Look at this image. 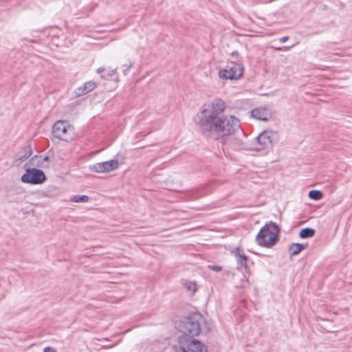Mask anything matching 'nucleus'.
<instances>
[{
    "mask_svg": "<svg viewBox=\"0 0 352 352\" xmlns=\"http://www.w3.org/2000/svg\"><path fill=\"white\" fill-rule=\"evenodd\" d=\"M309 197L311 199L318 201L322 198V192L318 190H311L309 192Z\"/></svg>",
    "mask_w": 352,
    "mask_h": 352,
    "instance_id": "obj_19",
    "label": "nucleus"
},
{
    "mask_svg": "<svg viewBox=\"0 0 352 352\" xmlns=\"http://www.w3.org/2000/svg\"><path fill=\"white\" fill-rule=\"evenodd\" d=\"M226 140H222L223 143L228 142L230 146H232L235 150L243 149L245 148L244 143L243 140L239 138H234L231 136H228V139L226 138Z\"/></svg>",
    "mask_w": 352,
    "mask_h": 352,
    "instance_id": "obj_13",
    "label": "nucleus"
},
{
    "mask_svg": "<svg viewBox=\"0 0 352 352\" xmlns=\"http://www.w3.org/2000/svg\"><path fill=\"white\" fill-rule=\"evenodd\" d=\"M280 231L278 225L270 221L261 228L256 236V241L261 246L271 248L278 241Z\"/></svg>",
    "mask_w": 352,
    "mask_h": 352,
    "instance_id": "obj_3",
    "label": "nucleus"
},
{
    "mask_svg": "<svg viewBox=\"0 0 352 352\" xmlns=\"http://www.w3.org/2000/svg\"><path fill=\"white\" fill-rule=\"evenodd\" d=\"M23 157H25V159L28 157V156H23Z\"/></svg>",
    "mask_w": 352,
    "mask_h": 352,
    "instance_id": "obj_30",
    "label": "nucleus"
},
{
    "mask_svg": "<svg viewBox=\"0 0 352 352\" xmlns=\"http://www.w3.org/2000/svg\"><path fill=\"white\" fill-rule=\"evenodd\" d=\"M183 285L189 292H195L196 291V285L193 282L186 280Z\"/></svg>",
    "mask_w": 352,
    "mask_h": 352,
    "instance_id": "obj_20",
    "label": "nucleus"
},
{
    "mask_svg": "<svg viewBox=\"0 0 352 352\" xmlns=\"http://www.w3.org/2000/svg\"><path fill=\"white\" fill-rule=\"evenodd\" d=\"M204 322V316L199 313H193L182 320L177 329L183 335L178 338V344L173 346L172 352H208L204 344L193 338L199 335Z\"/></svg>",
    "mask_w": 352,
    "mask_h": 352,
    "instance_id": "obj_1",
    "label": "nucleus"
},
{
    "mask_svg": "<svg viewBox=\"0 0 352 352\" xmlns=\"http://www.w3.org/2000/svg\"><path fill=\"white\" fill-rule=\"evenodd\" d=\"M288 39H289V36H283V37L280 38V39H279V40H280V41L281 43H285V42H286Z\"/></svg>",
    "mask_w": 352,
    "mask_h": 352,
    "instance_id": "obj_24",
    "label": "nucleus"
},
{
    "mask_svg": "<svg viewBox=\"0 0 352 352\" xmlns=\"http://www.w3.org/2000/svg\"><path fill=\"white\" fill-rule=\"evenodd\" d=\"M132 65H133V63H130L128 66H126V65H123V67H126V68L124 69V71H123V73H124V75H126V72H127V71L130 69V68L132 67Z\"/></svg>",
    "mask_w": 352,
    "mask_h": 352,
    "instance_id": "obj_22",
    "label": "nucleus"
},
{
    "mask_svg": "<svg viewBox=\"0 0 352 352\" xmlns=\"http://www.w3.org/2000/svg\"><path fill=\"white\" fill-rule=\"evenodd\" d=\"M276 136L275 132L271 131H264L256 138L258 146L255 149L259 151L265 148H269L272 145V142Z\"/></svg>",
    "mask_w": 352,
    "mask_h": 352,
    "instance_id": "obj_9",
    "label": "nucleus"
},
{
    "mask_svg": "<svg viewBox=\"0 0 352 352\" xmlns=\"http://www.w3.org/2000/svg\"><path fill=\"white\" fill-rule=\"evenodd\" d=\"M118 160H112L100 163H96L91 166V170L96 173L109 172L118 167Z\"/></svg>",
    "mask_w": 352,
    "mask_h": 352,
    "instance_id": "obj_10",
    "label": "nucleus"
},
{
    "mask_svg": "<svg viewBox=\"0 0 352 352\" xmlns=\"http://www.w3.org/2000/svg\"><path fill=\"white\" fill-rule=\"evenodd\" d=\"M251 115L257 120L267 121L271 113L269 109L265 107H258L251 111Z\"/></svg>",
    "mask_w": 352,
    "mask_h": 352,
    "instance_id": "obj_12",
    "label": "nucleus"
},
{
    "mask_svg": "<svg viewBox=\"0 0 352 352\" xmlns=\"http://www.w3.org/2000/svg\"><path fill=\"white\" fill-rule=\"evenodd\" d=\"M232 254L236 258L237 268L241 270L245 269L243 272V279L241 280V287H245L248 284V280L245 273L249 272L248 263L250 261L248 257L244 254L239 248H236L232 250Z\"/></svg>",
    "mask_w": 352,
    "mask_h": 352,
    "instance_id": "obj_8",
    "label": "nucleus"
},
{
    "mask_svg": "<svg viewBox=\"0 0 352 352\" xmlns=\"http://www.w3.org/2000/svg\"><path fill=\"white\" fill-rule=\"evenodd\" d=\"M198 126L201 134L207 138L226 140V138L238 132L244 135L239 120L234 116H222Z\"/></svg>",
    "mask_w": 352,
    "mask_h": 352,
    "instance_id": "obj_2",
    "label": "nucleus"
},
{
    "mask_svg": "<svg viewBox=\"0 0 352 352\" xmlns=\"http://www.w3.org/2000/svg\"><path fill=\"white\" fill-rule=\"evenodd\" d=\"M49 161V157L45 156L44 157H42L41 156L35 155L34 157H32L30 160V162L32 165L37 166L38 167L41 168H47L49 166L48 164H45V162H47Z\"/></svg>",
    "mask_w": 352,
    "mask_h": 352,
    "instance_id": "obj_15",
    "label": "nucleus"
},
{
    "mask_svg": "<svg viewBox=\"0 0 352 352\" xmlns=\"http://www.w3.org/2000/svg\"><path fill=\"white\" fill-rule=\"evenodd\" d=\"M52 135L57 139L69 142L74 138V127L67 121L58 120L53 124Z\"/></svg>",
    "mask_w": 352,
    "mask_h": 352,
    "instance_id": "obj_5",
    "label": "nucleus"
},
{
    "mask_svg": "<svg viewBox=\"0 0 352 352\" xmlns=\"http://www.w3.org/2000/svg\"><path fill=\"white\" fill-rule=\"evenodd\" d=\"M89 198L87 195H72L70 197V201L76 203H86L89 201Z\"/></svg>",
    "mask_w": 352,
    "mask_h": 352,
    "instance_id": "obj_18",
    "label": "nucleus"
},
{
    "mask_svg": "<svg viewBox=\"0 0 352 352\" xmlns=\"http://www.w3.org/2000/svg\"><path fill=\"white\" fill-rule=\"evenodd\" d=\"M277 50H283V48H281V47H278V48H277Z\"/></svg>",
    "mask_w": 352,
    "mask_h": 352,
    "instance_id": "obj_29",
    "label": "nucleus"
},
{
    "mask_svg": "<svg viewBox=\"0 0 352 352\" xmlns=\"http://www.w3.org/2000/svg\"><path fill=\"white\" fill-rule=\"evenodd\" d=\"M47 178L44 172L36 168H27L21 180L25 184H41Z\"/></svg>",
    "mask_w": 352,
    "mask_h": 352,
    "instance_id": "obj_7",
    "label": "nucleus"
},
{
    "mask_svg": "<svg viewBox=\"0 0 352 352\" xmlns=\"http://www.w3.org/2000/svg\"><path fill=\"white\" fill-rule=\"evenodd\" d=\"M308 247L307 243H293L289 247V251L291 256H296L302 250Z\"/></svg>",
    "mask_w": 352,
    "mask_h": 352,
    "instance_id": "obj_16",
    "label": "nucleus"
},
{
    "mask_svg": "<svg viewBox=\"0 0 352 352\" xmlns=\"http://www.w3.org/2000/svg\"><path fill=\"white\" fill-rule=\"evenodd\" d=\"M208 268L217 272H221L222 270V267L217 265H209Z\"/></svg>",
    "mask_w": 352,
    "mask_h": 352,
    "instance_id": "obj_21",
    "label": "nucleus"
},
{
    "mask_svg": "<svg viewBox=\"0 0 352 352\" xmlns=\"http://www.w3.org/2000/svg\"><path fill=\"white\" fill-rule=\"evenodd\" d=\"M283 48H284V50H289V49H290V47H284Z\"/></svg>",
    "mask_w": 352,
    "mask_h": 352,
    "instance_id": "obj_27",
    "label": "nucleus"
},
{
    "mask_svg": "<svg viewBox=\"0 0 352 352\" xmlns=\"http://www.w3.org/2000/svg\"><path fill=\"white\" fill-rule=\"evenodd\" d=\"M94 9V6H91V11H92Z\"/></svg>",
    "mask_w": 352,
    "mask_h": 352,
    "instance_id": "obj_28",
    "label": "nucleus"
},
{
    "mask_svg": "<svg viewBox=\"0 0 352 352\" xmlns=\"http://www.w3.org/2000/svg\"><path fill=\"white\" fill-rule=\"evenodd\" d=\"M225 109L226 104L224 101L219 98L214 99L207 107L201 109L197 113L196 120L197 126L221 117V114Z\"/></svg>",
    "mask_w": 352,
    "mask_h": 352,
    "instance_id": "obj_4",
    "label": "nucleus"
},
{
    "mask_svg": "<svg viewBox=\"0 0 352 352\" xmlns=\"http://www.w3.org/2000/svg\"><path fill=\"white\" fill-rule=\"evenodd\" d=\"M43 352H56L55 349L51 347H45Z\"/></svg>",
    "mask_w": 352,
    "mask_h": 352,
    "instance_id": "obj_23",
    "label": "nucleus"
},
{
    "mask_svg": "<svg viewBox=\"0 0 352 352\" xmlns=\"http://www.w3.org/2000/svg\"><path fill=\"white\" fill-rule=\"evenodd\" d=\"M96 86V83L93 81L87 82L82 87L77 89L76 94L78 96L85 95L94 89Z\"/></svg>",
    "mask_w": 352,
    "mask_h": 352,
    "instance_id": "obj_14",
    "label": "nucleus"
},
{
    "mask_svg": "<svg viewBox=\"0 0 352 352\" xmlns=\"http://www.w3.org/2000/svg\"><path fill=\"white\" fill-rule=\"evenodd\" d=\"M316 233V231L314 229L311 228H306L302 229L299 232V236L301 239H308L313 237Z\"/></svg>",
    "mask_w": 352,
    "mask_h": 352,
    "instance_id": "obj_17",
    "label": "nucleus"
},
{
    "mask_svg": "<svg viewBox=\"0 0 352 352\" xmlns=\"http://www.w3.org/2000/svg\"><path fill=\"white\" fill-rule=\"evenodd\" d=\"M238 54V52H232V56H234V55H237Z\"/></svg>",
    "mask_w": 352,
    "mask_h": 352,
    "instance_id": "obj_26",
    "label": "nucleus"
},
{
    "mask_svg": "<svg viewBox=\"0 0 352 352\" xmlns=\"http://www.w3.org/2000/svg\"><path fill=\"white\" fill-rule=\"evenodd\" d=\"M243 74V66L238 63H228L225 69H220L219 76L223 79L236 80Z\"/></svg>",
    "mask_w": 352,
    "mask_h": 352,
    "instance_id": "obj_6",
    "label": "nucleus"
},
{
    "mask_svg": "<svg viewBox=\"0 0 352 352\" xmlns=\"http://www.w3.org/2000/svg\"><path fill=\"white\" fill-rule=\"evenodd\" d=\"M105 69L104 67H100L97 69V72L98 74H102L103 72H104Z\"/></svg>",
    "mask_w": 352,
    "mask_h": 352,
    "instance_id": "obj_25",
    "label": "nucleus"
},
{
    "mask_svg": "<svg viewBox=\"0 0 352 352\" xmlns=\"http://www.w3.org/2000/svg\"><path fill=\"white\" fill-rule=\"evenodd\" d=\"M212 192V189L210 188V185H206L197 189L191 190L188 193V199L190 200H197L201 197H203Z\"/></svg>",
    "mask_w": 352,
    "mask_h": 352,
    "instance_id": "obj_11",
    "label": "nucleus"
}]
</instances>
